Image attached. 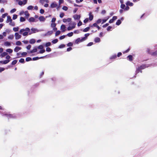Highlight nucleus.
<instances>
[{
	"mask_svg": "<svg viewBox=\"0 0 157 157\" xmlns=\"http://www.w3.org/2000/svg\"><path fill=\"white\" fill-rule=\"evenodd\" d=\"M14 38V36L13 35H10L8 36V38L9 39L12 40Z\"/></svg>",
	"mask_w": 157,
	"mask_h": 157,
	"instance_id": "7c9ffc66",
	"label": "nucleus"
},
{
	"mask_svg": "<svg viewBox=\"0 0 157 157\" xmlns=\"http://www.w3.org/2000/svg\"><path fill=\"white\" fill-rule=\"evenodd\" d=\"M38 48L40 50H42L43 48V46L42 45H40L38 47Z\"/></svg>",
	"mask_w": 157,
	"mask_h": 157,
	"instance_id": "0e129e2a",
	"label": "nucleus"
},
{
	"mask_svg": "<svg viewBox=\"0 0 157 157\" xmlns=\"http://www.w3.org/2000/svg\"><path fill=\"white\" fill-rule=\"evenodd\" d=\"M7 53L6 52H3L0 55V57H1V58L5 56H7Z\"/></svg>",
	"mask_w": 157,
	"mask_h": 157,
	"instance_id": "412c9836",
	"label": "nucleus"
},
{
	"mask_svg": "<svg viewBox=\"0 0 157 157\" xmlns=\"http://www.w3.org/2000/svg\"><path fill=\"white\" fill-rule=\"evenodd\" d=\"M66 26L65 25H62L61 26L60 29L62 30L63 32H64L65 31Z\"/></svg>",
	"mask_w": 157,
	"mask_h": 157,
	"instance_id": "4468645a",
	"label": "nucleus"
},
{
	"mask_svg": "<svg viewBox=\"0 0 157 157\" xmlns=\"http://www.w3.org/2000/svg\"><path fill=\"white\" fill-rule=\"evenodd\" d=\"M121 22L120 20H118L116 22V25H119L121 23Z\"/></svg>",
	"mask_w": 157,
	"mask_h": 157,
	"instance_id": "c85d7f7f",
	"label": "nucleus"
},
{
	"mask_svg": "<svg viewBox=\"0 0 157 157\" xmlns=\"http://www.w3.org/2000/svg\"><path fill=\"white\" fill-rule=\"evenodd\" d=\"M71 18H68L67 19L64 18L63 19V22L64 23H65L67 21L70 22L71 21Z\"/></svg>",
	"mask_w": 157,
	"mask_h": 157,
	"instance_id": "2eb2a0df",
	"label": "nucleus"
},
{
	"mask_svg": "<svg viewBox=\"0 0 157 157\" xmlns=\"http://www.w3.org/2000/svg\"><path fill=\"white\" fill-rule=\"evenodd\" d=\"M10 61V60H5L4 61H3V64H6L8 63Z\"/></svg>",
	"mask_w": 157,
	"mask_h": 157,
	"instance_id": "ea45409f",
	"label": "nucleus"
},
{
	"mask_svg": "<svg viewBox=\"0 0 157 157\" xmlns=\"http://www.w3.org/2000/svg\"><path fill=\"white\" fill-rule=\"evenodd\" d=\"M30 31V29L28 28H27L21 29L19 31V33L22 34L23 36H26L28 35V32Z\"/></svg>",
	"mask_w": 157,
	"mask_h": 157,
	"instance_id": "f257e3e1",
	"label": "nucleus"
},
{
	"mask_svg": "<svg viewBox=\"0 0 157 157\" xmlns=\"http://www.w3.org/2000/svg\"><path fill=\"white\" fill-rule=\"evenodd\" d=\"M102 21V19H98L97 21H96V22L97 23H98V24H99Z\"/></svg>",
	"mask_w": 157,
	"mask_h": 157,
	"instance_id": "680f3d73",
	"label": "nucleus"
},
{
	"mask_svg": "<svg viewBox=\"0 0 157 157\" xmlns=\"http://www.w3.org/2000/svg\"><path fill=\"white\" fill-rule=\"evenodd\" d=\"M98 24L96 22V23H94L93 25H90V27H93V26L94 27H97V26H98V25H97Z\"/></svg>",
	"mask_w": 157,
	"mask_h": 157,
	"instance_id": "473e14b6",
	"label": "nucleus"
},
{
	"mask_svg": "<svg viewBox=\"0 0 157 157\" xmlns=\"http://www.w3.org/2000/svg\"><path fill=\"white\" fill-rule=\"evenodd\" d=\"M73 44L72 42H69L68 44H67V46L70 47L72 46Z\"/></svg>",
	"mask_w": 157,
	"mask_h": 157,
	"instance_id": "e2e57ef3",
	"label": "nucleus"
},
{
	"mask_svg": "<svg viewBox=\"0 0 157 157\" xmlns=\"http://www.w3.org/2000/svg\"><path fill=\"white\" fill-rule=\"evenodd\" d=\"M89 29H90V27H87L84 29L83 30V31L84 32H86L88 31L89 30Z\"/></svg>",
	"mask_w": 157,
	"mask_h": 157,
	"instance_id": "79ce46f5",
	"label": "nucleus"
},
{
	"mask_svg": "<svg viewBox=\"0 0 157 157\" xmlns=\"http://www.w3.org/2000/svg\"><path fill=\"white\" fill-rule=\"evenodd\" d=\"M14 36L16 40H19L21 37V36L18 33H16L14 34Z\"/></svg>",
	"mask_w": 157,
	"mask_h": 157,
	"instance_id": "39448f33",
	"label": "nucleus"
},
{
	"mask_svg": "<svg viewBox=\"0 0 157 157\" xmlns=\"http://www.w3.org/2000/svg\"><path fill=\"white\" fill-rule=\"evenodd\" d=\"M22 43L21 41H17L16 43V44L17 45H21V44Z\"/></svg>",
	"mask_w": 157,
	"mask_h": 157,
	"instance_id": "72a5a7b5",
	"label": "nucleus"
},
{
	"mask_svg": "<svg viewBox=\"0 0 157 157\" xmlns=\"http://www.w3.org/2000/svg\"><path fill=\"white\" fill-rule=\"evenodd\" d=\"M25 14V16L27 17H28L29 16V14L28 13V11H25L24 13Z\"/></svg>",
	"mask_w": 157,
	"mask_h": 157,
	"instance_id": "c9c22d12",
	"label": "nucleus"
},
{
	"mask_svg": "<svg viewBox=\"0 0 157 157\" xmlns=\"http://www.w3.org/2000/svg\"><path fill=\"white\" fill-rule=\"evenodd\" d=\"M37 51V49L36 48H35L33 50H31L29 52H28L30 53H33L36 52Z\"/></svg>",
	"mask_w": 157,
	"mask_h": 157,
	"instance_id": "a211bd4d",
	"label": "nucleus"
},
{
	"mask_svg": "<svg viewBox=\"0 0 157 157\" xmlns=\"http://www.w3.org/2000/svg\"><path fill=\"white\" fill-rule=\"evenodd\" d=\"M8 13H7L3 14L2 16V18H5L6 16H7Z\"/></svg>",
	"mask_w": 157,
	"mask_h": 157,
	"instance_id": "c03bdc74",
	"label": "nucleus"
},
{
	"mask_svg": "<svg viewBox=\"0 0 157 157\" xmlns=\"http://www.w3.org/2000/svg\"><path fill=\"white\" fill-rule=\"evenodd\" d=\"M65 47V45L64 44H62L60 45L59 47V48H64Z\"/></svg>",
	"mask_w": 157,
	"mask_h": 157,
	"instance_id": "8fccbe9b",
	"label": "nucleus"
},
{
	"mask_svg": "<svg viewBox=\"0 0 157 157\" xmlns=\"http://www.w3.org/2000/svg\"><path fill=\"white\" fill-rule=\"evenodd\" d=\"M50 7L51 8H57L58 10L60 7V6H58V4L56 2H53L51 5Z\"/></svg>",
	"mask_w": 157,
	"mask_h": 157,
	"instance_id": "7ed1b4c3",
	"label": "nucleus"
},
{
	"mask_svg": "<svg viewBox=\"0 0 157 157\" xmlns=\"http://www.w3.org/2000/svg\"><path fill=\"white\" fill-rule=\"evenodd\" d=\"M75 20H79L80 18V16L77 14H75L73 16Z\"/></svg>",
	"mask_w": 157,
	"mask_h": 157,
	"instance_id": "9d476101",
	"label": "nucleus"
},
{
	"mask_svg": "<svg viewBox=\"0 0 157 157\" xmlns=\"http://www.w3.org/2000/svg\"><path fill=\"white\" fill-rule=\"evenodd\" d=\"M3 116H5L8 118H11L13 117V115L7 113H5L2 114Z\"/></svg>",
	"mask_w": 157,
	"mask_h": 157,
	"instance_id": "0eeeda50",
	"label": "nucleus"
},
{
	"mask_svg": "<svg viewBox=\"0 0 157 157\" xmlns=\"http://www.w3.org/2000/svg\"><path fill=\"white\" fill-rule=\"evenodd\" d=\"M94 41L95 43H99L100 41V39L99 38L97 37L95 38Z\"/></svg>",
	"mask_w": 157,
	"mask_h": 157,
	"instance_id": "aec40b11",
	"label": "nucleus"
},
{
	"mask_svg": "<svg viewBox=\"0 0 157 157\" xmlns=\"http://www.w3.org/2000/svg\"><path fill=\"white\" fill-rule=\"evenodd\" d=\"M45 52V50L44 49H42V50H41L38 53H40V54H42V53H44V52Z\"/></svg>",
	"mask_w": 157,
	"mask_h": 157,
	"instance_id": "4d7b16f0",
	"label": "nucleus"
},
{
	"mask_svg": "<svg viewBox=\"0 0 157 157\" xmlns=\"http://www.w3.org/2000/svg\"><path fill=\"white\" fill-rule=\"evenodd\" d=\"M43 57H34L33 58V60H37L40 59L42 58Z\"/></svg>",
	"mask_w": 157,
	"mask_h": 157,
	"instance_id": "2f4dec72",
	"label": "nucleus"
},
{
	"mask_svg": "<svg viewBox=\"0 0 157 157\" xmlns=\"http://www.w3.org/2000/svg\"><path fill=\"white\" fill-rule=\"evenodd\" d=\"M29 22H36L35 18L33 17H31L29 20Z\"/></svg>",
	"mask_w": 157,
	"mask_h": 157,
	"instance_id": "4be33fe9",
	"label": "nucleus"
},
{
	"mask_svg": "<svg viewBox=\"0 0 157 157\" xmlns=\"http://www.w3.org/2000/svg\"><path fill=\"white\" fill-rule=\"evenodd\" d=\"M6 51V52H9L10 53H12L13 52V50L10 48L7 49Z\"/></svg>",
	"mask_w": 157,
	"mask_h": 157,
	"instance_id": "bb28decb",
	"label": "nucleus"
},
{
	"mask_svg": "<svg viewBox=\"0 0 157 157\" xmlns=\"http://www.w3.org/2000/svg\"><path fill=\"white\" fill-rule=\"evenodd\" d=\"M69 25H70V26L73 27L74 28L75 27V26L76 25V23L75 22H72L69 23Z\"/></svg>",
	"mask_w": 157,
	"mask_h": 157,
	"instance_id": "dca6fc26",
	"label": "nucleus"
},
{
	"mask_svg": "<svg viewBox=\"0 0 157 157\" xmlns=\"http://www.w3.org/2000/svg\"><path fill=\"white\" fill-rule=\"evenodd\" d=\"M66 36H65V35H63V36H61L59 37V39L60 40H62V39H64Z\"/></svg>",
	"mask_w": 157,
	"mask_h": 157,
	"instance_id": "052dcab7",
	"label": "nucleus"
},
{
	"mask_svg": "<svg viewBox=\"0 0 157 157\" xmlns=\"http://www.w3.org/2000/svg\"><path fill=\"white\" fill-rule=\"evenodd\" d=\"M112 28V27L110 26H109L107 28V30L108 31L111 30V29Z\"/></svg>",
	"mask_w": 157,
	"mask_h": 157,
	"instance_id": "338daca9",
	"label": "nucleus"
},
{
	"mask_svg": "<svg viewBox=\"0 0 157 157\" xmlns=\"http://www.w3.org/2000/svg\"><path fill=\"white\" fill-rule=\"evenodd\" d=\"M12 19L11 18V17L10 16H7V19L6 21V22L7 23H9L10 21H12Z\"/></svg>",
	"mask_w": 157,
	"mask_h": 157,
	"instance_id": "f8f14e48",
	"label": "nucleus"
},
{
	"mask_svg": "<svg viewBox=\"0 0 157 157\" xmlns=\"http://www.w3.org/2000/svg\"><path fill=\"white\" fill-rule=\"evenodd\" d=\"M64 15V14L63 13H61L60 14L59 16L60 17L62 18L63 17Z\"/></svg>",
	"mask_w": 157,
	"mask_h": 157,
	"instance_id": "774afa93",
	"label": "nucleus"
},
{
	"mask_svg": "<svg viewBox=\"0 0 157 157\" xmlns=\"http://www.w3.org/2000/svg\"><path fill=\"white\" fill-rule=\"evenodd\" d=\"M31 60H32V59L30 57H28L26 59V61L27 62L31 61Z\"/></svg>",
	"mask_w": 157,
	"mask_h": 157,
	"instance_id": "6e6d98bb",
	"label": "nucleus"
},
{
	"mask_svg": "<svg viewBox=\"0 0 157 157\" xmlns=\"http://www.w3.org/2000/svg\"><path fill=\"white\" fill-rule=\"evenodd\" d=\"M56 24L55 23H52L51 24V27L52 28H54L56 27Z\"/></svg>",
	"mask_w": 157,
	"mask_h": 157,
	"instance_id": "bf43d9fd",
	"label": "nucleus"
},
{
	"mask_svg": "<svg viewBox=\"0 0 157 157\" xmlns=\"http://www.w3.org/2000/svg\"><path fill=\"white\" fill-rule=\"evenodd\" d=\"M109 17H107V18L106 19H103L102 20V24H103L104 23H105L106 22V21L109 19Z\"/></svg>",
	"mask_w": 157,
	"mask_h": 157,
	"instance_id": "f704fd0d",
	"label": "nucleus"
},
{
	"mask_svg": "<svg viewBox=\"0 0 157 157\" xmlns=\"http://www.w3.org/2000/svg\"><path fill=\"white\" fill-rule=\"evenodd\" d=\"M58 41V40L57 39H56L54 40H53L52 41V42L53 43V44H56V43H57Z\"/></svg>",
	"mask_w": 157,
	"mask_h": 157,
	"instance_id": "4c0bfd02",
	"label": "nucleus"
},
{
	"mask_svg": "<svg viewBox=\"0 0 157 157\" xmlns=\"http://www.w3.org/2000/svg\"><path fill=\"white\" fill-rule=\"evenodd\" d=\"M74 29L73 27L71 26H69L67 28V29L68 31L71 30L72 29Z\"/></svg>",
	"mask_w": 157,
	"mask_h": 157,
	"instance_id": "a18cd8bd",
	"label": "nucleus"
},
{
	"mask_svg": "<svg viewBox=\"0 0 157 157\" xmlns=\"http://www.w3.org/2000/svg\"><path fill=\"white\" fill-rule=\"evenodd\" d=\"M16 11V9H13L10 10V12L11 13H14V12H15Z\"/></svg>",
	"mask_w": 157,
	"mask_h": 157,
	"instance_id": "864d4df0",
	"label": "nucleus"
},
{
	"mask_svg": "<svg viewBox=\"0 0 157 157\" xmlns=\"http://www.w3.org/2000/svg\"><path fill=\"white\" fill-rule=\"evenodd\" d=\"M39 19L40 21L44 22L45 20V18L44 17L41 16L39 17Z\"/></svg>",
	"mask_w": 157,
	"mask_h": 157,
	"instance_id": "9b49d317",
	"label": "nucleus"
},
{
	"mask_svg": "<svg viewBox=\"0 0 157 157\" xmlns=\"http://www.w3.org/2000/svg\"><path fill=\"white\" fill-rule=\"evenodd\" d=\"M51 45V43L50 42H47L45 44V46L46 47H48Z\"/></svg>",
	"mask_w": 157,
	"mask_h": 157,
	"instance_id": "58836bf2",
	"label": "nucleus"
},
{
	"mask_svg": "<svg viewBox=\"0 0 157 157\" xmlns=\"http://www.w3.org/2000/svg\"><path fill=\"white\" fill-rule=\"evenodd\" d=\"M62 9L65 11H67L68 10V7L66 6H64L62 8Z\"/></svg>",
	"mask_w": 157,
	"mask_h": 157,
	"instance_id": "13d9d810",
	"label": "nucleus"
},
{
	"mask_svg": "<svg viewBox=\"0 0 157 157\" xmlns=\"http://www.w3.org/2000/svg\"><path fill=\"white\" fill-rule=\"evenodd\" d=\"M125 7V5L124 4H121V8L122 9H124Z\"/></svg>",
	"mask_w": 157,
	"mask_h": 157,
	"instance_id": "49530a36",
	"label": "nucleus"
},
{
	"mask_svg": "<svg viewBox=\"0 0 157 157\" xmlns=\"http://www.w3.org/2000/svg\"><path fill=\"white\" fill-rule=\"evenodd\" d=\"M117 18V16H113V18L112 19H110L109 21V22L110 23H113V21L116 20Z\"/></svg>",
	"mask_w": 157,
	"mask_h": 157,
	"instance_id": "6e6552de",
	"label": "nucleus"
},
{
	"mask_svg": "<svg viewBox=\"0 0 157 157\" xmlns=\"http://www.w3.org/2000/svg\"><path fill=\"white\" fill-rule=\"evenodd\" d=\"M19 29V28L18 27H14L13 28V30L15 32H17Z\"/></svg>",
	"mask_w": 157,
	"mask_h": 157,
	"instance_id": "cd10ccee",
	"label": "nucleus"
},
{
	"mask_svg": "<svg viewBox=\"0 0 157 157\" xmlns=\"http://www.w3.org/2000/svg\"><path fill=\"white\" fill-rule=\"evenodd\" d=\"M128 58L129 60L130 61H132V56L131 55H129L128 56Z\"/></svg>",
	"mask_w": 157,
	"mask_h": 157,
	"instance_id": "37998d69",
	"label": "nucleus"
},
{
	"mask_svg": "<svg viewBox=\"0 0 157 157\" xmlns=\"http://www.w3.org/2000/svg\"><path fill=\"white\" fill-rule=\"evenodd\" d=\"M4 45L7 46H10L11 45V43L10 42L6 41L5 42Z\"/></svg>",
	"mask_w": 157,
	"mask_h": 157,
	"instance_id": "a878e982",
	"label": "nucleus"
},
{
	"mask_svg": "<svg viewBox=\"0 0 157 157\" xmlns=\"http://www.w3.org/2000/svg\"><path fill=\"white\" fill-rule=\"evenodd\" d=\"M18 4L19 5L21 6L22 5H23V3L22 1H21V0H20L18 1Z\"/></svg>",
	"mask_w": 157,
	"mask_h": 157,
	"instance_id": "de8ad7c7",
	"label": "nucleus"
},
{
	"mask_svg": "<svg viewBox=\"0 0 157 157\" xmlns=\"http://www.w3.org/2000/svg\"><path fill=\"white\" fill-rule=\"evenodd\" d=\"M25 21V19L23 17H21L20 18V21L21 22H23Z\"/></svg>",
	"mask_w": 157,
	"mask_h": 157,
	"instance_id": "09e8293b",
	"label": "nucleus"
},
{
	"mask_svg": "<svg viewBox=\"0 0 157 157\" xmlns=\"http://www.w3.org/2000/svg\"><path fill=\"white\" fill-rule=\"evenodd\" d=\"M17 16L16 14H14L13 15V20H15L17 18Z\"/></svg>",
	"mask_w": 157,
	"mask_h": 157,
	"instance_id": "603ef678",
	"label": "nucleus"
},
{
	"mask_svg": "<svg viewBox=\"0 0 157 157\" xmlns=\"http://www.w3.org/2000/svg\"><path fill=\"white\" fill-rule=\"evenodd\" d=\"M9 25H11L12 26H14L15 25V22L13 21H11L9 22Z\"/></svg>",
	"mask_w": 157,
	"mask_h": 157,
	"instance_id": "c756f323",
	"label": "nucleus"
},
{
	"mask_svg": "<svg viewBox=\"0 0 157 157\" xmlns=\"http://www.w3.org/2000/svg\"><path fill=\"white\" fill-rule=\"evenodd\" d=\"M33 8V7L32 6H29L27 7V9L28 10H32Z\"/></svg>",
	"mask_w": 157,
	"mask_h": 157,
	"instance_id": "a19ab883",
	"label": "nucleus"
},
{
	"mask_svg": "<svg viewBox=\"0 0 157 157\" xmlns=\"http://www.w3.org/2000/svg\"><path fill=\"white\" fill-rule=\"evenodd\" d=\"M117 56L116 54H114L111 56L109 58L110 59H115L117 58Z\"/></svg>",
	"mask_w": 157,
	"mask_h": 157,
	"instance_id": "b1692460",
	"label": "nucleus"
},
{
	"mask_svg": "<svg viewBox=\"0 0 157 157\" xmlns=\"http://www.w3.org/2000/svg\"><path fill=\"white\" fill-rule=\"evenodd\" d=\"M46 51L48 52H50L51 51V49L50 48L48 47L46 49Z\"/></svg>",
	"mask_w": 157,
	"mask_h": 157,
	"instance_id": "69168bd1",
	"label": "nucleus"
},
{
	"mask_svg": "<svg viewBox=\"0 0 157 157\" xmlns=\"http://www.w3.org/2000/svg\"><path fill=\"white\" fill-rule=\"evenodd\" d=\"M36 42L35 40L34 39H32L29 40V42L31 44H33Z\"/></svg>",
	"mask_w": 157,
	"mask_h": 157,
	"instance_id": "393cba45",
	"label": "nucleus"
},
{
	"mask_svg": "<svg viewBox=\"0 0 157 157\" xmlns=\"http://www.w3.org/2000/svg\"><path fill=\"white\" fill-rule=\"evenodd\" d=\"M31 30L32 31L31 32H30L29 33V34H31L32 33H36L39 32L41 31H42V30H38L36 28H32L31 29Z\"/></svg>",
	"mask_w": 157,
	"mask_h": 157,
	"instance_id": "20e7f679",
	"label": "nucleus"
},
{
	"mask_svg": "<svg viewBox=\"0 0 157 157\" xmlns=\"http://www.w3.org/2000/svg\"><path fill=\"white\" fill-rule=\"evenodd\" d=\"M89 19L90 21H92L93 18V15L92 14V13L91 12H90L89 13Z\"/></svg>",
	"mask_w": 157,
	"mask_h": 157,
	"instance_id": "1a4fd4ad",
	"label": "nucleus"
},
{
	"mask_svg": "<svg viewBox=\"0 0 157 157\" xmlns=\"http://www.w3.org/2000/svg\"><path fill=\"white\" fill-rule=\"evenodd\" d=\"M149 66L148 65H143L140 66H138L136 68V73L137 74L139 72H142V70L145 68L146 67H147Z\"/></svg>",
	"mask_w": 157,
	"mask_h": 157,
	"instance_id": "f03ea898",
	"label": "nucleus"
},
{
	"mask_svg": "<svg viewBox=\"0 0 157 157\" xmlns=\"http://www.w3.org/2000/svg\"><path fill=\"white\" fill-rule=\"evenodd\" d=\"M73 34V33L72 32H71L69 33H68L67 34V36L69 37H71L72 36Z\"/></svg>",
	"mask_w": 157,
	"mask_h": 157,
	"instance_id": "e433bc0d",
	"label": "nucleus"
},
{
	"mask_svg": "<svg viewBox=\"0 0 157 157\" xmlns=\"http://www.w3.org/2000/svg\"><path fill=\"white\" fill-rule=\"evenodd\" d=\"M126 4L127 6H132L133 3L132 2H130L129 1H128L126 3Z\"/></svg>",
	"mask_w": 157,
	"mask_h": 157,
	"instance_id": "5701e85b",
	"label": "nucleus"
},
{
	"mask_svg": "<svg viewBox=\"0 0 157 157\" xmlns=\"http://www.w3.org/2000/svg\"><path fill=\"white\" fill-rule=\"evenodd\" d=\"M90 34L89 33L86 34L85 35V36L84 37H82L84 41L87 39V37L89 36Z\"/></svg>",
	"mask_w": 157,
	"mask_h": 157,
	"instance_id": "f3484780",
	"label": "nucleus"
},
{
	"mask_svg": "<svg viewBox=\"0 0 157 157\" xmlns=\"http://www.w3.org/2000/svg\"><path fill=\"white\" fill-rule=\"evenodd\" d=\"M53 33V31H49L45 34V36L50 35L51 34H52Z\"/></svg>",
	"mask_w": 157,
	"mask_h": 157,
	"instance_id": "6ab92c4d",
	"label": "nucleus"
},
{
	"mask_svg": "<svg viewBox=\"0 0 157 157\" xmlns=\"http://www.w3.org/2000/svg\"><path fill=\"white\" fill-rule=\"evenodd\" d=\"M84 40L82 38H78L75 41V43L76 44H78L79 42H81L83 41H84Z\"/></svg>",
	"mask_w": 157,
	"mask_h": 157,
	"instance_id": "423d86ee",
	"label": "nucleus"
},
{
	"mask_svg": "<svg viewBox=\"0 0 157 157\" xmlns=\"http://www.w3.org/2000/svg\"><path fill=\"white\" fill-rule=\"evenodd\" d=\"M21 48L17 46L14 49V51L15 52H17L21 50Z\"/></svg>",
	"mask_w": 157,
	"mask_h": 157,
	"instance_id": "ddd939ff",
	"label": "nucleus"
},
{
	"mask_svg": "<svg viewBox=\"0 0 157 157\" xmlns=\"http://www.w3.org/2000/svg\"><path fill=\"white\" fill-rule=\"evenodd\" d=\"M60 33V31L58 30V31H57L56 32V34H55V35L56 36H57L59 35Z\"/></svg>",
	"mask_w": 157,
	"mask_h": 157,
	"instance_id": "5fc2aeb1",
	"label": "nucleus"
},
{
	"mask_svg": "<svg viewBox=\"0 0 157 157\" xmlns=\"http://www.w3.org/2000/svg\"><path fill=\"white\" fill-rule=\"evenodd\" d=\"M17 62V60H14L12 61V64L13 65L15 64Z\"/></svg>",
	"mask_w": 157,
	"mask_h": 157,
	"instance_id": "3c124183",
	"label": "nucleus"
}]
</instances>
